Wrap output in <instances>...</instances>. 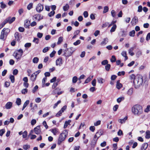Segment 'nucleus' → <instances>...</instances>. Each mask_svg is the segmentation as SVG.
I'll use <instances>...</instances> for the list:
<instances>
[{
	"instance_id": "nucleus-1",
	"label": "nucleus",
	"mask_w": 150,
	"mask_h": 150,
	"mask_svg": "<svg viewBox=\"0 0 150 150\" xmlns=\"http://www.w3.org/2000/svg\"><path fill=\"white\" fill-rule=\"evenodd\" d=\"M132 112L134 115H139L143 112L142 107L139 105H134L131 109Z\"/></svg>"
},
{
	"instance_id": "nucleus-2",
	"label": "nucleus",
	"mask_w": 150,
	"mask_h": 150,
	"mask_svg": "<svg viewBox=\"0 0 150 150\" xmlns=\"http://www.w3.org/2000/svg\"><path fill=\"white\" fill-rule=\"evenodd\" d=\"M143 83V79L142 76L138 75L133 81V83L135 88H137L142 86Z\"/></svg>"
},
{
	"instance_id": "nucleus-3",
	"label": "nucleus",
	"mask_w": 150,
	"mask_h": 150,
	"mask_svg": "<svg viewBox=\"0 0 150 150\" xmlns=\"http://www.w3.org/2000/svg\"><path fill=\"white\" fill-rule=\"evenodd\" d=\"M10 30L9 29L6 28H4L2 30L1 33L0 38L4 40H5L8 33L10 32Z\"/></svg>"
},
{
	"instance_id": "nucleus-4",
	"label": "nucleus",
	"mask_w": 150,
	"mask_h": 150,
	"mask_svg": "<svg viewBox=\"0 0 150 150\" xmlns=\"http://www.w3.org/2000/svg\"><path fill=\"white\" fill-rule=\"evenodd\" d=\"M68 134V131L67 129L64 130L61 133L58 139V144L60 145L62 142L67 137Z\"/></svg>"
},
{
	"instance_id": "nucleus-5",
	"label": "nucleus",
	"mask_w": 150,
	"mask_h": 150,
	"mask_svg": "<svg viewBox=\"0 0 150 150\" xmlns=\"http://www.w3.org/2000/svg\"><path fill=\"white\" fill-rule=\"evenodd\" d=\"M23 51L21 49L16 50L13 53V56L17 60H20L23 54Z\"/></svg>"
},
{
	"instance_id": "nucleus-6",
	"label": "nucleus",
	"mask_w": 150,
	"mask_h": 150,
	"mask_svg": "<svg viewBox=\"0 0 150 150\" xmlns=\"http://www.w3.org/2000/svg\"><path fill=\"white\" fill-rule=\"evenodd\" d=\"M74 51V50L72 47L66 48L64 51V55L66 57H69L72 54Z\"/></svg>"
},
{
	"instance_id": "nucleus-7",
	"label": "nucleus",
	"mask_w": 150,
	"mask_h": 150,
	"mask_svg": "<svg viewBox=\"0 0 150 150\" xmlns=\"http://www.w3.org/2000/svg\"><path fill=\"white\" fill-rule=\"evenodd\" d=\"M67 106L66 105H64L62 108L57 113L56 115V116L58 117L60 116L62 112H64V111L66 109Z\"/></svg>"
},
{
	"instance_id": "nucleus-8",
	"label": "nucleus",
	"mask_w": 150,
	"mask_h": 150,
	"mask_svg": "<svg viewBox=\"0 0 150 150\" xmlns=\"http://www.w3.org/2000/svg\"><path fill=\"white\" fill-rule=\"evenodd\" d=\"M15 19L16 18L14 17H13L12 18L11 17H8L4 20L6 23H8L9 24H11L15 21Z\"/></svg>"
},
{
	"instance_id": "nucleus-9",
	"label": "nucleus",
	"mask_w": 150,
	"mask_h": 150,
	"mask_svg": "<svg viewBox=\"0 0 150 150\" xmlns=\"http://www.w3.org/2000/svg\"><path fill=\"white\" fill-rule=\"evenodd\" d=\"M43 5L39 3L36 6V9L38 12L40 13L43 10Z\"/></svg>"
},
{
	"instance_id": "nucleus-10",
	"label": "nucleus",
	"mask_w": 150,
	"mask_h": 150,
	"mask_svg": "<svg viewBox=\"0 0 150 150\" xmlns=\"http://www.w3.org/2000/svg\"><path fill=\"white\" fill-rule=\"evenodd\" d=\"M34 133L36 134H39L41 132L40 127L38 126L34 129L33 130Z\"/></svg>"
},
{
	"instance_id": "nucleus-11",
	"label": "nucleus",
	"mask_w": 150,
	"mask_h": 150,
	"mask_svg": "<svg viewBox=\"0 0 150 150\" xmlns=\"http://www.w3.org/2000/svg\"><path fill=\"white\" fill-rule=\"evenodd\" d=\"M33 18L34 20L39 21L43 18V16L38 14H37L33 16Z\"/></svg>"
},
{
	"instance_id": "nucleus-12",
	"label": "nucleus",
	"mask_w": 150,
	"mask_h": 150,
	"mask_svg": "<svg viewBox=\"0 0 150 150\" xmlns=\"http://www.w3.org/2000/svg\"><path fill=\"white\" fill-rule=\"evenodd\" d=\"M50 131H51L54 135H56L59 133L58 129L56 128H54L50 129Z\"/></svg>"
},
{
	"instance_id": "nucleus-13",
	"label": "nucleus",
	"mask_w": 150,
	"mask_h": 150,
	"mask_svg": "<svg viewBox=\"0 0 150 150\" xmlns=\"http://www.w3.org/2000/svg\"><path fill=\"white\" fill-rule=\"evenodd\" d=\"M138 18L136 16H134L132 19L131 23L132 25H134L138 22Z\"/></svg>"
},
{
	"instance_id": "nucleus-14",
	"label": "nucleus",
	"mask_w": 150,
	"mask_h": 150,
	"mask_svg": "<svg viewBox=\"0 0 150 150\" xmlns=\"http://www.w3.org/2000/svg\"><path fill=\"white\" fill-rule=\"evenodd\" d=\"M62 60L61 58L57 59L56 61V65L60 66L62 64Z\"/></svg>"
},
{
	"instance_id": "nucleus-15",
	"label": "nucleus",
	"mask_w": 150,
	"mask_h": 150,
	"mask_svg": "<svg viewBox=\"0 0 150 150\" xmlns=\"http://www.w3.org/2000/svg\"><path fill=\"white\" fill-rule=\"evenodd\" d=\"M14 37L16 40L17 41H19L21 38V35L18 32L15 33L14 34Z\"/></svg>"
},
{
	"instance_id": "nucleus-16",
	"label": "nucleus",
	"mask_w": 150,
	"mask_h": 150,
	"mask_svg": "<svg viewBox=\"0 0 150 150\" xmlns=\"http://www.w3.org/2000/svg\"><path fill=\"white\" fill-rule=\"evenodd\" d=\"M148 144L146 143H145L143 144L141 147V150H145L148 147Z\"/></svg>"
},
{
	"instance_id": "nucleus-17",
	"label": "nucleus",
	"mask_w": 150,
	"mask_h": 150,
	"mask_svg": "<svg viewBox=\"0 0 150 150\" xmlns=\"http://www.w3.org/2000/svg\"><path fill=\"white\" fill-rule=\"evenodd\" d=\"M12 103L10 102H7L6 104L5 107L6 109H10L12 107Z\"/></svg>"
},
{
	"instance_id": "nucleus-18",
	"label": "nucleus",
	"mask_w": 150,
	"mask_h": 150,
	"mask_svg": "<svg viewBox=\"0 0 150 150\" xmlns=\"http://www.w3.org/2000/svg\"><path fill=\"white\" fill-rule=\"evenodd\" d=\"M127 119V116L125 117L123 119H120L118 120V121L121 124L124 123Z\"/></svg>"
},
{
	"instance_id": "nucleus-19",
	"label": "nucleus",
	"mask_w": 150,
	"mask_h": 150,
	"mask_svg": "<svg viewBox=\"0 0 150 150\" xmlns=\"http://www.w3.org/2000/svg\"><path fill=\"white\" fill-rule=\"evenodd\" d=\"M24 27L26 28H29L30 26V21L28 19L24 21Z\"/></svg>"
},
{
	"instance_id": "nucleus-20",
	"label": "nucleus",
	"mask_w": 150,
	"mask_h": 150,
	"mask_svg": "<svg viewBox=\"0 0 150 150\" xmlns=\"http://www.w3.org/2000/svg\"><path fill=\"white\" fill-rule=\"evenodd\" d=\"M108 38H104L103 40V41L100 43V45H106L108 42Z\"/></svg>"
},
{
	"instance_id": "nucleus-21",
	"label": "nucleus",
	"mask_w": 150,
	"mask_h": 150,
	"mask_svg": "<svg viewBox=\"0 0 150 150\" xmlns=\"http://www.w3.org/2000/svg\"><path fill=\"white\" fill-rule=\"evenodd\" d=\"M97 80L98 82L100 84H103L105 82V79L101 77L97 78Z\"/></svg>"
},
{
	"instance_id": "nucleus-22",
	"label": "nucleus",
	"mask_w": 150,
	"mask_h": 150,
	"mask_svg": "<svg viewBox=\"0 0 150 150\" xmlns=\"http://www.w3.org/2000/svg\"><path fill=\"white\" fill-rule=\"evenodd\" d=\"M80 31L79 30H75L74 33V36L72 37V39H74L76 38L77 35H78L80 33Z\"/></svg>"
},
{
	"instance_id": "nucleus-23",
	"label": "nucleus",
	"mask_w": 150,
	"mask_h": 150,
	"mask_svg": "<svg viewBox=\"0 0 150 150\" xmlns=\"http://www.w3.org/2000/svg\"><path fill=\"white\" fill-rule=\"evenodd\" d=\"M133 89L132 88H129L127 92V94L129 96H131L133 93Z\"/></svg>"
},
{
	"instance_id": "nucleus-24",
	"label": "nucleus",
	"mask_w": 150,
	"mask_h": 150,
	"mask_svg": "<svg viewBox=\"0 0 150 150\" xmlns=\"http://www.w3.org/2000/svg\"><path fill=\"white\" fill-rule=\"evenodd\" d=\"M134 49V47H131L130 48V49L129 50V53L131 56H132L134 54V53L133 52V51Z\"/></svg>"
},
{
	"instance_id": "nucleus-25",
	"label": "nucleus",
	"mask_w": 150,
	"mask_h": 150,
	"mask_svg": "<svg viewBox=\"0 0 150 150\" xmlns=\"http://www.w3.org/2000/svg\"><path fill=\"white\" fill-rule=\"evenodd\" d=\"M121 55L125 57V60H126L128 59V57L127 56V52L125 51H123L121 53Z\"/></svg>"
},
{
	"instance_id": "nucleus-26",
	"label": "nucleus",
	"mask_w": 150,
	"mask_h": 150,
	"mask_svg": "<svg viewBox=\"0 0 150 150\" xmlns=\"http://www.w3.org/2000/svg\"><path fill=\"white\" fill-rule=\"evenodd\" d=\"M71 121L70 120H69L68 121H65L64 126V128L65 129L67 127L70 125V123L71 122Z\"/></svg>"
},
{
	"instance_id": "nucleus-27",
	"label": "nucleus",
	"mask_w": 150,
	"mask_h": 150,
	"mask_svg": "<svg viewBox=\"0 0 150 150\" xmlns=\"http://www.w3.org/2000/svg\"><path fill=\"white\" fill-rule=\"evenodd\" d=\"M63 40V38L62 37H60L58 39L57 44L58 45L61 44Z\"/></svg>"
},
{
	"instance_id": "nucleus-28",
	"label": "nucleus",
	"mask_w": 150,
	"mask_h": 150,
	"mask_svg": "<svg viewBox=\"0 0 150 150\" xmlns=\"http://www.w3.org/2000/svg\"><path fill=\"white\" fill-rule=\"evenodd\" d=\"M36 77L37 76L33 74L30 76V80L32 81H34L36 80Z\"/></svg>"
},
{
	"instance_id": "nucleus-29",
	"label": "nucleus",
	"mask_w": 150,
	"mask_h": 150,
	"mask_svg": "<svg viewBox=\"0 0 150 150\" xmlns=\"http://www.w3.org/2000/svg\"><path fill=\"white\" fill-rule=\"evenodd\" d=\"M117 28V25H114L111 28L110 32V33L114 32L115 30Z\"/></svg>"
},
{
	"instance_id": "nucleus-30",
	"label": "nucleus",
	"mask_w": 150,
	"mask_h": 150,
	"mask_svg": "<svg viewBox=\"0 0 150 150\" xmlns=\"http://www.w3.org/2000/svg\"><path fill=\"white\" fill-rule=\"evenodd\" d=\"M29 100H27L24 103L23 107L22 109V110H23L27 106V105L29 104Z\"/></svg>"
},
{
	"instance_id": "nucleus-31",
	"label": "nucleus",
	"mask_w": 150,
	"mask_h": 150,
	"mask_svg": "<svg viewBox=\"0 0 150 150\" xmlns=\"http://www.w3.org/2000/svg\"><path fill=\"white\" fill-rule=\"evenodd\" d=\"M93 77V76H89L88 77L85 81L84 83H87L89 82L92 79Z\"/></svg>"
},
{
	"instance_id": "nucleus-32",
	"label": "nucleus",
	"mask_w": 150,
	"mask_h": 150,
	"mask_svg": "<svg viewBox=\"0 0 150 150\" xmlns=\"http://www.w3.org/2000/svg\"><path fill=\"white\" fill-rule=\"evenodd\" d=\"M63 10L64 11H66L68 10L69 8V6L67 4H66V5L63 6Z\"/></svg>"
},
{
	"instance_id": "nucleus-33",
	"label": "nucleus",
	"mask_w": 150,
	"mask_h": 150,
	"mask_svg": "<svg viewBox=\"0 0 150 150\" xmlns=\"http://www.w3.org/2000/svg\"><path fill=\"white\" fill-rule=\"evenodd\" d=\"M122 87V85L119 83V81L117 82L116 88L118 89H120Z\"/></svg>"
},
{
	"instance_id": "nucleus-34",
	"label": "nucleus",
	"mask_w": 150,
	"mask_h": 150,
	"mask_svg": "<svg viewBox=\"0 0 150 150\" xmlns=\"http://www.w3.org/2000/svg\"><path fill=\"white\" fill-rule=\"evenodd\" d=\"M109 10V8L108 6H106L103 7V13H105L106 12H108Z\"/></svg>"
},
{
	"instance_id": "nucleus-35",
	"label": "nucleus",
	"mask_w": 150,
	"mask_h": 150,
	"mask_svg": "<svg viewBox=\"0 0 150 150\" xmlns=\"http://www.w3.org/2000/svg\"><path fill=\"white\" fill-rule=\"evenodd\" d=\"M146 135L145 137L146 138L149 139L150 138V132L149 131H147L146 132Z\"/></svg>"
},
{
	"instance_id": "nucleus-36",
	"label": "nucleus",
	"mask_w": 150,
	"mask_h": 150,
	"mask_svg": "<svg viewBox=\"0 0 150 150\" xmlns=\"http://www.w3.org/2000/svg\"><path fill=\"white\" fill-rule=\"evenodd\" d=\"M16 104L18 105H19L21 104V101L20 98H18L16 99Z\"/></svg>"
},
{
	"instance_id": "nucleus-37",
	"label": "nucleus",
	"mask_w": 150,
	"mask_h": 150,
	"mask_svg": "<svg viewBox=\"0 0 150 150\" xmlns=\"http://www.w3.org/2000/svg\"><path fill=\"white\" fill-rule=\"evenodd\" d=\"M78 80V78L76 76H74L72 78V82L73 83H76Z\"/></svg>"
},
{
	"instance_id": "nucleus-38",
	"label": "nucleus",
	"mask_w": 150,
	"mask_h": 150,
	"mask_svg": "<svg viewBox=\"0 0 150 150\" xmlns=\"http://www.w3.org/2000/svg\"><path fill=\"white\" fill-rule=\"evenodd\" d=\"M124 99V97H120L117 99V102L118 103H120Z\"/></svg>"
},
{
	"instance_id": "nucleus-39",
	"label": "nucleus",
	"mask_w": 150,
	"mask_h": 150,
	"mask_svg": "<svg viewBox=\"0 0 150 150\" xmlns=\"http://www.w3.org/2000/svg\"><path fill=\"white\" fill-rule=\"evenodd\" d=\"M10 79L12 83H14L15 81V77L14 76L11 75L10 76Z\"/></svg>"
},
{
	"instance_id": "nucleus-40",
	"label": "nucleus",
	"mask_w": 150,
	"mask_h": 150,
	"mask_svg": "<svg viewBox=\"0 0 150 150\" xmlns=\"http://www.w3.org/2000/svg\"><path fill=\"white\" fill-rule=\"evenodd\" d=\"M39 61V59L37 57H34L33 59V62L34 63H37Z\"/></svg>"
},
{
	"instance_id": "nucleus-41",
	"label": "nucleus",
	"mask_w": 150,
	"mask_h": 150,
	"mask_svg": "<svg viewBox=\"0 0 150 150\" xmlns=\"http://www.w3.org/2000/svg\"><path fill=\"white\" fill-rule=\"evenodd\" d=\"M71 25H74L76 27H77L79 25V23L77 21L75 22L72 21L71 22Z\"/></svg>"
},
{
	"instance_id": "nucleus-42",
	"label": "nucleus",
	"mask_w": 150,
	"mask_h": 150,
	"mask_svg": "<svg viewBox=\"0 0 150 150\" xmlns=\"http://www.w3.org/2000/svg\"><path fill=\"white\" fill-rule=\"evenodd\" d=\"M22 94H25L28 92V89L27 88H23L21 91Z\"/></svg>"
},
{
	"instance_id": "nucleus-43",
	"label": "nucleus",
	"mask_w": 150,
	"mask_h": 150,
	"mask_svg": "<svg viewBox=\"0 0 150 150\" xmlns=\"http://www.w3.org/2000/svg\"><path fill=\"white\" fill-rule=\"evenodd\" d=\"M27 132L26 131H24L23 133V138H26L27 137Z\"/></svg>"
},
{
	"instance_id": "nucleus-44",
	"label": "nucleus",
	"mask_w": 150,
	"mask_h": 150,
	"mask_svg": "<svg viewBox=\"0 0 150 150\" xmlns=\"http://www.w3.org/2000/svg\"><path fill=\"white\" fill-rule=\"evenodd\" d=\"M120 33L121 36L122 37H125L127 35L126 32L124 30L121 31Z\"/></svg>"
},
{
	"instance_id": "nucleus-45",
	"label": "nucleus",
	"mask_w": 150,
	"mask_h": 150,
	"mask_svg": "<svg viewBox=\"0 0 150 150\" xmlns=\"http://www.w3.org/2000/svg\"><path fill=\"white\" fill-rule=\"evenodd\" d=\"M135 31L134 30H133L130 31L129 33V35L131 37H134V36L135 33Z\"/></svg>"
},
{
	"instance_id": "nucleus-46",
	"label": "nucleus",
	"mask_w": 150,
	"mask_h": 150,
	"mask_svg": "<svg viewBox=\"0 0 150 150\" xmlns=\"http://www.w3.org/2000/svg\"><path fill=\"white\" fill-rule=\"evenodd\" d=\"M30 147V146L29 145L26 144L23 146V149L25 150H27Z\"/></svg>"
},
{
	"instance_id": "nucleus-47",
	"label": "nucleus",
	"mask_w": 150,
	"mask_h": 150,
	"mask_svg": "<svg viewBox=\"0 0 150 150\" xmlns=\"http://www.w3.org/2000/svg\"><path fill=\"white\" fill-rule=\"evenodd\" d=\"M111 13L113 17H115V16L116 13L114 10H112L111 11Z\"/></svg>"
},
{
	"instance_id": "nucleus-48",
	"label": "nucleus",
	"mask_w": 150,
	"mask_h": 150,
	"mask_svg": "<svg viewBox=\"0 0 150 150\" xmlns=\"http://www.w3.org/2000/svg\"><path fill=\"white\" fill-rule=\"evenodd\" d=\"M31 45V44L30 43H25L24 45V47L25 48H28L30 47Z\"/></svg>"
},
{
	"instance_id": "nucleus-49",
	"label": "nucleus",
	"mask_w": 150,
	"mask_h": 150,
	"mask_svg": "<svg viewBox=\"0 0 150 150\" xmlns=\"http://www.w3.org/2000/svg\"><path fill=\"white\" fill-rule=\"evenodd\" d=\"M110 67V65L109 64H107L105 66V69L107 71H109Z\"/></svg>"
},
{
	"instance_id": "nucleus-50",
	"label": "nucleus",
	"mask_w": 150,
	"mask_h": 150,
	"mask_svg": "<svg viewBox=\"0 0 150 150\" xmlns=\"http://www.w3.org/2000/svg\"><path fill=\"white\" fill-rule=\"evenodd\" d=\"M46 80H47V78L46 77H45L42 80V87H45V82H46Z\"/></svg>"
},
{
	"instance_id": "nucleus-51",
	"label": "nucleus",
	"mask_w": 150,
	"mask_h": 150,
	"mask_svg": "<svg viewBox=\"0 0 150 150\" xmlns=\"http://www.w3.org/2000/svg\"><path fill=\"white\" fill-rule=\"evenodd\" d=\"M136 78V76L134 74H132L130 76V79L131 80H134Z\"/></svg>"
},
{
	"instance_id": "nucleus-52",
	"label": "nucleus",
	"mask_w": 150,
	"mask_h": 150,
	"mask_svg": "<svg viewBox=\"0 0 150 150\" xmlns=\"http://www.w3.org/2000/svg\"><path fill=\"white\" fill-rule=\"evenodd\" d=\"M38 86L37 85L35 86L33 88L32 90V92L33 93L35 92L38 90Z\"/></svg>"
},
{
	"instance_id": "nucleus-53",
	"label": "nucleus",
	"mask_w": 150,
	"mask_h": 150,
	"mask_svg": "<svg viewBox=\"0 0 150 150\" xmlns=\"http://www.w3.org/2000/svg\"><path fill=\"white\" fill-rule=\"evenodd\" d=\"M6 23L5 20L0 24V29L2 28Z\"/></svg>"
},
{
	"instance_id": "nucleus-54",
	"label": "nucleus",
	"mask_w": 150,
	"mask_h": 150,
	"mask_svg": "<svg viewBox=\"0 0 150 150\" xmlns=\"http://www.w3.org/2000/svg\"><path fill=\"white\" fill-rule=\"evenodd\" d=\"M1 7L3 9L5 8L6 7V5L3 3V2L0 3Z\"/></svg>"
},
{
	"instance_id": "nucleus-55",
	"label": "nucleus",
	"mask_w": 150,
	"mask_h": 150,
	"mask_svg": "<svg viewBox=\"0 0 150 150\" xmlns=\"http://www.w3.org/2000/svg\"><path fill=\"white\" fill-rule=\"evenodd\" d=\"M5 132V129H3L0 130V136H2Z\"/></svg>"
},
{
	"instance_id": "nucleus-56",
	"label": "nucleus",
	"mask_w": 150,
	"mask_h": 150,
	"mask_svg": "<svg viewBox=\"0 0 150 150\" xmlns=\"http://www.w3.org/2000/svg\"><path fill=\"white\" fill-rule=\"evenodd\" d=\"M61 102V101L60 100H59L58 101L57 103H55L53 106V108L55 109V108Z\"/></svg>"
},
{
	"instance_id": "nucleus-57",
	"label": "nucleus",
	"mask_w": 150,
	"mask_h": 150,
	"mask_svg": "<svg viewBox=\"0 0 150 150\" xmlns=\"http://www.w3.org/2000/svg\"><path fill=\"white\" fill-rule=\"evenodd\" d=\"M108 63V61L107 60H105L101 62V64L103 65H104L107 64Z\"/></svg>"
},
{
	"instance_id": "nucleus-58",
	"label": "nucleus",
	"mask_w": 150,
	"mask_h": 150,
	"mask_svg": "<svg viewBox=\"0 0 150 150\" xmlns=\"http://www.w3.org/2000/svg\"><path fill=\"white\" fill-rule=\"evenodd\" d=\"M116 58L115 56L113 55L112 56V58L110 59V61L112 62H113L116 61Z\"/></svg>"
},
{
	"instance_id": "nucleus-59",
	"label": "nucleus",
	"mask_w": 150,
	"mask_h": 150,
	"mask_svg": "<svg viewBox=\"0 0 150 150\" xmlns=\"http://www.w3.org/2000/svg\"><path fill=\"white\" fill-rule=\"evenodd\" d=\"M55 13V12L54 11H52L48 14V16L49 17H51L52 16H53L54 15Z\"/></svg>"
},
{
	"instance_id": "nucleus-60",
	"label": "nucleus",
	"mask_w": 150,
	"mask_h": 150,
	"mask_svg": "<svg viewBox=\"0 0 150 150\" xmlns=\"http://www.w3.org/2000/svg\"><path fill=\"white\" fill-rule=\"evenodd\" d=\"M33 7V4L30 3L27 6V8L28 10H30Z\"/></svg>"
},
{
	"instance_id": "nucleus-61",
	"label": "nucleus",
	"mask_w": 150,
	"mask_h": 150,
	"mask_svg": "<svg viewBox=\"0 0 150 150\" xmlns=\"http://www.w3.org/2000/svg\"><path fill=\"white\" fill-rule=\"evenodd\" d=\"M80 43L81 41L79 40H78L76 42H74L73 44L75 46H76L80 44Z\"/></svg>"
},
{
	"instance_id": "nucleus-62",
	"label": "nucleus",
	"mask_w": 150,
	"mask_h": 150,
	"mask_svg": "<svg viewBox=\"0 0 150 150\" xmlns=\"http://www.w3.org/2000/svg\"><path fill=\"white\" fill-rule=\"evenodd\" d=\"M92 85L93 86H96V80L95 79H93L91 82Z\"/></svg>"
},
{
	"instance_id": "nucleus-63",
	"label": "nucleus",
	"mask_w": 150,
	"mask_h": 150,
	"mask_svg": "<svg viewBox=\"0 0 150 150\" xmlns=\"http://www.w3.org/2000/svg\"><path fill=\"white\" fill-rule=\"evenodd\" d=\"M83 15L84 17L85 18L87 17L88 16V13L87 11H85L83 13Z\"/></svg>"
},
{
	"instance_id": "nucleus-64",
	"label": "nucleus",
	"mask_w": 150,
	"mask_h": 150,
	"mask_svg": "<svg viewBox=\"0 0 150 150\" xmlns=\"http://www.w3.org/2000/svg\"><path fill=\"white\" fill-rule=\"evenodd\" d=\"M118 108V105H116L114 106L113 107V110L114 111H116Z\"/></svg>"
}]
</instances>
